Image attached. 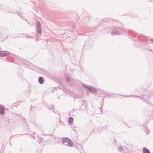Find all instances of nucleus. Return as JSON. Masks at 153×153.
Instances as JSON below:
<instances>
[{
    "instance_id": "f3484780",
    "label": "nucleus",
    "mask_w": 153,
    "mask_h": 153,
    "mask_svg": "<svg viewBox=\"0 0 153 153\" xmlns=\"http://www.w3.org/2000/svg\"><path fill=\"white\" fill-rule=\"evenodd\" d=\"M90 33H85V36H88L89 35H90Z\"/></svg>"
},
{
    "instance_id": "4468645a",
    "label": "nucleus",
    "mask_w": 153,
    "mask_h": 153,
    "mask_svg": "<svg viewBox=\"0 0 153 153\" xmlns=\"http://www.w3.org/2000/svg\"><path fill=\"white\" fill-rule=\"evenodd\" d=\"M43 135H48V136H49L50 137H51L52 136H53V135H52L51 134H45V133H44V134H43Z\"/></svg>"
},
{
    "instance_id": "473e14b6",
    "label": "nucleus",
    "mask_w": 153,
    "mask_h": 153,
    "mask_svg": "<svg viewBox=\"0 0 153 153\" xmlns=\"http://www.w3.org/2000/svg\"><path fill=\"white\" fill-rule=\"evenodd\" d=\"M74 131H76V130H74Z\"/></svg>"
},
{
    "instance_id": "1a4fd4ad",
    "label": "nucleus",
    "mask_w": 153,
    "mask_h": 153,
    "mask_svg": "<svg viewBox=\"0 0 153 153\" xmlns=\"http://www.w3.org/2000/svg\"><path fill=\"white\" fill-rule=\"evenodd\" d=\"M43 78L42 76L39 77L38 79V82L40 84H42L44 83Z\"/></svg>"
},
{
    "instance_id": "dca6fc26",
    "label": "nucleus",
    "mask_w": 153,
    "mask_h": 153,
    "mask_svg": "<svg viewBox=\"0 0 153 153\" xmlns=\"http://www.w3.org/2000/svg\"><path fill=\"white\" fill-rule=\"evenodd\" d=\"M23 35V34H19V36H18L19 37H22V35Z\"/></svg>"
},
{
    "instance_id": "423d86ee",
    "label": "nucleus",
    "mask_w": 153,
    "mask_h": 153,
    "mask_svg": "<svg viewBox=\"0 0 153 153\" xmlns=\"http://www.w3.org/2000/svg\"><path fill=\"white\" fill-rule=\"evenodd\" d=\"M5 113V108L3 105H0V114L4 115Z\"/></svg>"
},
{
    "instance_id": "5701e85b",
    "label": "nucleus",
    "mask_w": 153,
    "mask_h": 153,
    "mask_svg": "<svg viewBox=\"0 0 153 153\" xmlns=\"http://www.w3.org/2000/svg\"><path fill=\"white\" fill-rule=\"evenodd\" d=\"M10 145H11V142H10L11 137H10Z\"/></svg>"
},
{
    "instance_id": "c756f323",
    "label": "nucleus",
    "mask_w": 153,
    "mask_h": 153,
    "mask_svg": "<svg viewBox=\"0 0 153 153\" xmlns=\"http://www.w3.org/2000/svg\"><path fill=\"white\" fill-rule=\"evenodd\" d=\"M89 123L90 124L91 123V122H90Z\"/></svg>"
},
{
    "instance_id": "412c9836",
    "label": "nucleus",
    "mask_w": 153,
    "mask_h": 153,
    "mask_svg": "<svg viewBox=\"0 0 153 153\" xmlns=\"http://www.w3.org/2000/svg\"><path fill=\"white\" fill-rule=\"evenodd\" d=\"M150 41H151V42L153 43V39H151Z\"/></svg>"
},
{
    "instance_id": "20e7f679",
    "label": "nucleus",
    "mask_w": 153,
    "mask_h": 153,
    "mask_svg": "<svg viewBox=\"0 0 153 153\" xmlns=\"http://www.w3.org/2000/svg\"><path fill=\"white\" fill-rule=\"evenodd\" d=\"M36 31L38 34H41L42 33V31L41 28V24L39 21H37V22Z\"/></svg>"
},
{
    "instance_id": "6ab92c4d",
    "label": "nucleus",
    "mask_w": 153,
    "mask_h": 153,
    "mask_svg": "<svg viewBox=\"0 0 153 153\" xmlns=\"http://www.w3.org/2000/svg\"><path fill=\"white\" fill-rule=\"evenodd\" d=\"M74 111V109H73L71 111V112L72 113Z\"/></svg>"
},
{
    "instance_id": "2eb2a0df",
    "label": "nucleus",
    "mask_w": 153,
    "mask_h": 153,
    "mask_svg": "<svg viewBox=\"0 0 153 153\" xmlns=\"http://www.w3.org/2000/svg\"><path fill=\"white\" fill-rule=\"evenodd\" d=\"M53 112H54V113L58 114H59V112L57 110H54L53 111Z\"/></svg>"
},
{
    "instance_id": "9b49d317",
    "label": "nucleus",
    "mask_w": 153,
    "mask_h": 153,
    "mask_svg": "<svg viewBox=\"0 0 153 153\" xmlns=\"http://www.w3.org/2000/svg\"><path fill=\"white\" fill-rule=\"evenodd\" d=\"M73 120H74V119H73V117H69L68 118V123L69 124H70L71 123H72L73 121Z\"/></svg>"
},
{
    "instance_id": "aec40b11",
    "label": "nucleus",
    "mask_w": 153,
    "mask_h": 153,
    "mask_svg": "<svg viewBox=\"0 0 153 153\" xmlns=\"http://www.w3.org/2000/svg\"><path fill=\"white\" fill-rule=\"evenodd\" d=\"M30 108H35V107H33V106H32V105H31V106H30Z\"/></svg>"
},
{
    "instance_id": "6e6552de",
    "label": "nucleus",
    "mask_w": 153,
    "mask_h": 153,
    "mask_svg": "<svg viewBox=\"0 0 153 153\" xmlns=\"http://www.w3.org/2000/svg\"><path fill=\"white\" fill-rule=\"evenodd\" d=\"M16 13H17V15L20 17L23 20L26 21L28 23L29 25H30V23L29 22H28L27 19L25 18L23 16H22V14L19 12H18V11H16Z\"/></svg>"
},
{
    "instance_id": "7ed1b4c3",
    "label": "nucleus",
    "mask_w": 153,
    "mask_h": 153,
    "mask_svg": "<svg viewBox=\"0 0 153 153\" xmlns=\"http://www.w3.org/2000/svg\"><path fill=\"white\" fill-rule=\"evenodd\" d=\"M82 85L84 89L92 93L96 92V88L94 87L85 84H82Z\"/></svg>"
},
{
    "instance_id": "f8f14e48",
    "label": "nucleus",
    "mask_w": 153,
    "mask_h": 153,
    "mask_svg": "<svg viewBox=\"0 0 153 153\" xmlns=\"http://www.w3.org/2000/svg\"><path fill=\"white\" fill-rule=\"evenodd\" d=\"M43 138L40 137H38L37 138V140L38 141V142L39 143H41L43 141Z\"/></svg>"
},
{
    "instance_id": "cd10ccee",
    "label": "nucleus",
    "mask_w": 153,
    "mask_h": 153,
    "mask_svg": "<svg viewBox=\"0 0 153 153\" xmlns=\"http://www.w3.org/2000/svg\"><path fill=\"white\" fill-rule=\"evenodd\" d=\"M33 138H34V139H35V137H34V136H33Z\"/></svg>"
},
{
    "instance_id": "a211bd4d",
    "label": "nucleus",
    "mask_w": 153,
    "mask_h": 153,
    "mask_svg": "<svg viewBox=\"0 0 153 153\" xmlns=\"http://www.w3.org/2000/svg\"><path fill=\"white\" fill-rule=\"evenodd\" d=\"M27 37L28 38H32V36L27 35Z\"/></svg>"
},
{
    "instance_id": "c85d7f7f",
    "label": "nucleus",
    "mask_w": 153,
    "mask_h": 153,
    "mask_svg": "<svg viewBox=\"0 0 153 153\" xmlns=\"http://www.w3.org/2000/svg\"><path fill=\"white\" fill-rule=\"evenodd\" d=\"M93 130H94V129H93Z\"/></svg>"
},
{
    "instance_id": "7c9ffc66",
    "label": "nucleus",
    "mask_w": 153,
    "mask_h": 153,
    "mask_svg": "<svg viewBox=\"0 0 153 153\" xmlns=\"http://www.w3.org/2000/svg\"><path fill=\"white\" fill-rule=\"evenodd\" d=\"M27 126H28V124H27Z\"/></svg>"
},
{
    "instance_id": "2f4dec72",
    "label": "nucleus",
    "mask_w": 153,
    "mask_h": 153,
    "mask_svg": "<svg viewBox=\"0 0 153 153\" xmlns=\"http://www.w3.org/2000/svg\"><path fill=\"white\" fill-rule=\"evenodd\" d=\"M30 110L31 111V108H30Z\"/></svg>"
},
{
    "instance_id": "f257e3e1",
    "label": "nucleus",
    "mask_w": 153,
    "mask_h": 153,
    "mask_svg": "<svg viewBox=\"0 0 153 153\" xmlns=\"http://www.w3.org/2000/svg\"><path fill=\"white\" fill-rule=\"evenodd\" d=\"M12 58H10V62L17 64H20L21 62L25 65L28 66L30 69H32L36 71L39 72L40 73H45L46 70L44 69L39 68L36 65H34L28 61L21 58L14 54H12Z\"/></svg>"
},
{
    "instance_id": "9d476101",
    "label": "nucleus",
    "mask_w": 153,
    "mask_h": 153,
    "mask_svg": "<svg viewBox=\"0 0 153 153\" xmlns=\"http://www.w3.org/2000/svg\"><path fill=\"white\" fill-rule=\"evenodd\" d=\"M47 108L51 111H53L54 109V106L53 105H47Z\"/></svg>"
},
{
    "instance_id": "0eeeda50",
    "label": "nucleus",
    "mask_w": 153,
    "mask_h": 153,
    "mask_svg": "<svg viewBox=\"0 0 153 153\" xmlns=\"http://www.w3.org/2000/svg\"><path fill=\"white\" fill-rule=\"evenodd\" d=\"M64 77L67 82H69L70 81V77L67 73H65L64 74Z\"/></svg>"
},
{
    "instance_id": "ddd939ff",
    "label": "nucleus",
    "mask_w": 153,
    "mask_h": 153,
    "mask_svg": "<svg viewBox=\"0 0 153 153\" xmlns=\"http://www.w3.org/2000/svg\"><path fill=\"white\" fill-rule=\"evenodd\" d=\"M143 152L144 153H150V151L146 148L143 149Z\"/></svg>"
},
{
    "instance_id": "a878e982",
    "label": "nucleus",
    "mask_w": 153,
    "mask_h": 153,
    "mask_svg": "<svg viewBox=\"0 0 153 153\" xmlns=\"http://www.w3.org/2000/svg\"><path fill=\"white\" fill-rule=\"evenodd\" d=\"M71 127H72V128H75V127H74V126H71Z\"/></svg>"
},
{
    "instance_id": "4be33fe9",
    "label": "nucleus",
    "mask_w": 153,
    "mask_h": 153,
    "mask_svg": "<svg viewBox=\"0 0 153 153\" xmlns=\"http://www.w3.org/2000/svg\"><path fill=\"white\" fill-rule=\"evenodd\" d=\"M27 134H19V135H27Z\"/></svg>"
},
{
    "instance_id": "39448f33",
    "label": "nucleus",
    "mask_w": 153,
    "mask_h": 153,
    "mask_svg": "<svg viewBox=\"0 0 153 153\" xmlns=\"http://www.w3.org/2000/svg\"><path fill=\"white\" fill-rule=\"evenodd\" d=\"M11 55L10 53L6 51H0V56L4 57Z\"/></svg>"
},
{
    "instance_id": "bb28decb",
    "label": "nucleus",
    "mask_w": 153,
    "mask_h": 153,
    "mask_svg": "<svg viewBox=\"0 0 153 153\" xmlns=\"http://www.w3.org/2000/svg\"><path fill=\"white\" fill-rule=\"evenodd\" d=\"M15 105H16V103H14L13 104V105L15 106Z\"/></svg>"
},
{
    "instance_id": "f03ea898",
    "label": "nucleus",
    "mask_w": 153,
    "mask_h": 153,
    "mask_svg": "<svg viewBox=\"0 0 153 153\" xmlns=\"http://www.w3.org/2000/svg\"><path fill=\"white\" fill-rule=\"evenodd\" d=\"M62 142L65 146L72 147L73 146L72 141L68 137H64L62 139Z\"/></svg>"
},
{
    "instance_id": "b1692460",
    "label": "nucleus",
    "mask_w": 153,
    "mask_h": 153,
    "mask_svg": "<svg viewBox=\"0 0 153 153\" xmlns=\"http://www.w3.org/2000/svg\"><path fill=\"white\" fill-rule=\"evenodd\" d=\"M86 94L88 95L89 94V93L86 92Z\"/></svg>"
},
{
    "instance_id": "72a5a7b5",
    "label": "nucleus",
    "mask_w": 153,
    "mask_h": 153,
    "mask_svg": "<svg viewBox=\"0 0 153 153\" xmlns=\"http://www.w3.org/2000/svg\"><path fill=\"white\" fill-rule=\"evenodd\" d=\"M35 133V132L33 133V134H34Z\"/></svg>"
},
{
    "instance_id": "393cba45",
    "label": "nucleus",
    "mask_w": 153,
    "mask_h": 153,
    "mask_svg": "<svg viewBox=\"0 0 153 153\" xmlns=\"http://www.w3.org/2000/svg\"><path fill=\"white\" fill-rule=\"evenodd\" d=\"M31 91V90L30 89H29L28 90V91H29V92H30Z\"/></svg>"
}]
</instances>
